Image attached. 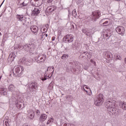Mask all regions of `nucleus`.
Masks as SVG:
<instances>
[{"instance_id":"f257e3e1","label":"nucleus","mask_w":126,"mask_h":126,"mask_svg":"<svg viewBox=\"0 0 126 126\" xmlns=\"http://www.w3.org/2000/svg\"><path fill=\"white\" fill-rule=\"evenodd\" d=\"M101 16V11L96 10L92 12V15L90 17H87L86 19H89V21H93L95 22L97 21V19H99Z\"/></svg>"},{"instance_id":"f03ea898","label":"nucleus","mask_w":126,"mask_h":126,"mask_svg":"<svg viewBox=\"0 0 126 126\" xmlns=\"http://www.w3.org/2000/svg\"><path fill=\"white\" fill-rule=\"evenodd\" d=\"M35 56L34 57V60L37 63H43L46 62L47 59V56L45 54H38L37 52L34 53Z\"/></svg>"},{"instance_id":"7ed1b4c3","label":"nucleus","mask_w":126,"mask_h":126,"mask_svg":"<svg viewBox=\"0 0 126 126\" xmlns=\"http://www.w3.org/2000/svg\"><path fill=\"white\" fill-rule=\"evenodd\" d=\"M24 68L22 66H17L13 69V73L15 77H20L22 75V71Z\"/></svg>"},{"instance_id":"20e7f679","label":"nucleus","mask_w":126,"mask_h":126,"mask_svg":"<svg viewBox=\"0 0 126 126\" xmlns=\"http://www.w3.org/2000/svg\"><path fill=\"white\" fill-rule=\"evenodd\" d=\"M38 88H39V84L36 82H30L28 85V89L31 92H35L36 93L37 91H38Z\"/></svg>"},{"instance_id":"39448f33","label":"nucleus","mask_w":126,"mask_h":126,"mask_svg":"<svg viewBox=\"0 0 126 126\" xmlns=\"http://www.w3.org/2000/svg\"><path fill=\"white\" fill-rule=\"evenodd\" d=\"M104 102V97L102 94H98L97 97L94 99V105L95 106H101Z\"/></svg>"},{"instance_id":"423d86ee","label":"nucleus","mask_w":126,"mask_h":126,"mask_svg":"<svg viewBox=\"0 0 126 126\" xmlns=\"http://www.w3.org/2000/svg\"><path fill=\"white\" fill-rule=\"evenodd\" d=\"M19 62L26 65L27 66H29L32 65L33 63V60L32 59H26L25 58H22L19 60Z\"/></svg>"},{"instance_id":"0eeeda50","label":"nucleus","mask_w":126,"mask_h":126,"mask_svg":"<svg viewBox=\"0 0 126 126\" xmlns=\"http://www.w3.org/2000/svg\"><path fill=\"white\" fill-rule=\"evenodd\" d=\"M105 106L108 110H109V112H112V111H114L115 110V108H116V105L115 103L112 102L111 100H107L105 103Z\"/></svg>"},{"instance_id":"6e6552de","label":"nucleus","mask_w":126,"mask_h":126,"mask_svg":"<svg viewBox=\"0 0 126 126\" xmlns=\"http://www.w3.org/2000/svg\"><path fill=\"white\" fill-rule=\"evenodd\" d=\"M74 40V36L72 34H67L63 38L64 43H71Z\"/></svg>"},{"instance_id":"1a4fd4ad","label":"nucleus","mask_w":126,"mask_h":126,"mask_svg":"<svg viewBox=\"0 0 126 126\" xmlns=\"http://www.w3.org/2000/svg\"><path fill=\"white\" fill-rule=\"evenodd\" d=\"M51 68H52V69L53 70L52 71V74L53 73H54V71L55 69V67H54L53 66H49L47 67V69L45 70V72H44V77H42L41 78V80H42L43 81H45V80H47V79L48 78H50L49 76H48V71H49V70H50L51 69Z\"/></svg>"},{"instance_id":"9d476101","label":"nucleus","mask_w":126,"mask_h":126,"mask_svg":"<svg viewBox=\"0 0 126 126\" xmlns=\"http://www.w3.org/2000/svg\"><path fill=\"white\" fill-rule=\"evenodd\" d=\"M15 104L17 109H21L22 106L24 105V103H23V100H22L21 98L18 97L15 101Z\"/></svg>"},{"instance_id":"9b49d317","label":"nucleus","mask_w":126,"mask_h":126,"mask_svg":"<svg viewBox=\"0 0 126 126\" xmlns=\"http://www.w3.org/2000/svg\"><path fill=\"white\" fill-rule=\"evenodd\" d=\"M116 32L118 33V34H120L122 36L125 35V32H126V30H125V28L123 26H119L117 27L115 29Z\"/></svg>"},{"instance_id":"f8f14e48","label":"nucleus","mask_w":126,"mask_h":126,"mask_svg":"<svg viewBox=\"0 0 126 126\" xmlns=\"http://www.w3.org/2000/svg\"><path fill=\"white\" fill-rule=\"evenodd\" d=\"M103 57L106 60H108V59H112V58H113L112 53L110 51H105L103 53Z\"/></svg>"},{"instance_id":"ddd939ff","label":"nucleus","mask_w":126,"mask_h":126,"mask_svg":"<svg viewBox=\"0 0 126 126\" xmlns=\"http://www.w3.org/2000/svg\"><path fill=\"white\" fill-rule=\"evenodd\" d=\"M32 45L29 44H26L24 45L23 47V50L25 51V52H32Z\"/></svg>"},{"instance_id":"4468645a","label":"nucleus","mask_w":126,"mask_h":126,"mask_svg":"<svg viewBox=\"0 0 126 126\" xmlns=\"http://www.w3.org/2000/svg\"><path fill=\"white\" fill-rule=\"evenodd\" d=\"M82 31L84 34L86 35V36H88V37H92V35L93 34V33H92V31L87 30V29H83Z\"/></svg>"},{"instance_id":"2eb2a0df","label":"nucleus","mask_w":126,"mask_h":126,"mask_svg":"<svg viewBox=\"0 0 126 126\" xmlns=\"http://www.w3.org/2000/svg\"><path fill=\"white\" fill-rule=\"evenodd\" d=\"M40 13V9L38 7L34 8L31 13L32 16H37Z\"/></svg>"},{"instance_id":"dca6fc26","label":"nucleus","mask_w":126,"mask_h":126,"mask_svg":"<svg viewBox=\"0 0 126 126\" xmlns=\"http://www.w3.org/2000/svg\"><path fill=\"white\" fill-rule=\"evenodd\" d=\"M30 30H31L32 33H34L35 35L37 34V32L39 31V28L36 26H32L30 28Z\"/></svg>"},{"instance_id":"f3484780","label":"nucleus","mask_w":126,"mask_h":126,"mask_svg":"<svg viewBox=\"0 0 126 126\" xmlns=\"http://www.w3.org/2000/svg\"><path fill=\"white\" fill-rule=\"evenodd\" d=\"M57 9V6L55 5H52L48 7L46 9V11L48 12H53Z\"/></svg>"},{"instance_id":"a211bd4d","label":"nucleus","mask_w":126,"mask_h":126,"mask_svg":"<svg viewBox=\"0 0 126 126\" xmlns=\"http://www.w3.org/2000/svg\"><path fill=\"white\" fill-rule=\"evenodd\" d=\"M48 118V116H47L45 114H41L39 117V122L41 123H43V122H45L46 120H47V118Z\"/></svg>"},{"instance_id":"6ab92c4d","label":"nucleus","mask_w":126,"mask_h":126,"mask_svg":"<svg viewBox=\"0 0 126 126\" xmlns=\"http://www.w3.org/2000/svg\"><path fill=\"white\" fill-rule=\"evenodd\" d=\"M7 90L4 88H0V95H6Z\"/></svg>"},{"instance_id":"aec40b11","label":"nucleus","mask_w":126,"mask_h":126,"mask_svg":"<svg viewBox=\"0 0 126 126\" xmlns=\"http://www.w3.org/2000/svg\"><path fill=\"white\" fill-rule=\"evenodd\" d=\"M102 36L104 39H106V38H107V39H109V38L111 37V34H108V32L105 31L103 32H102Z\"/></svg>"},{"instance_id":"412c9836","label":"nucleus","mask_w":126,"mask_h":126,"mask_svg":"<svg viewBox=\"0 0 126 126\" xmlns=\"http://www.w3.org/2000/svg\"><path fill=\"white\" fill-rule=\"evenodd\" d=\"M31 113H32L29 115L30 116V120H33L35 117V112L33 111V110H29Z\"/></svg>"},{"instance_id":"4be33fe9","label":"nucleus","mask_w":126,"mask_h":126,"mask_svg":"<svg viewBox=\"0 0 126 126\" xmlns=\"http://www.w3.org/2000/svg\"><path fill=\"white\" fill-rule=\"evenodd\" d=\"M16 18L18 21H23V18H24V16L23 15L17 14L16 15Z\"/></svg>"},{"instance_id":"5701e85b","label":"nucleus","mask_w":126,"mask_h":126,"mask_svg":"<svg viewBox=\"0 0 126 126\" xmlns=\"http://www.w3.org/2000/svg\"><path fill=\"white\" fill-rule=\"evenodd\" d=\"M15 58H16V55H15V54L13 53L9 56L8 60H9V59H11V62H13Z\"/></svg>"},{"instance_id":"b1692460","label":"nucleus","mask_w":126,"mask_h":126,"mask_svg":"<svg viewBox=\"0 0 126 126\" xmlns=\"http://www.w3.org/2000/svg\"><path fill=\"white\" fill-rule=\"evenodd\" d=\"M43 0H34L35 2V4H37L38 6H40V5L43 4Z\"/></svg>"},{"instance_id":"393cba45","label":"nucleus","mask_w":126,"mask_h":126,"mask_svg":"<svg viewBox=\"0 0 126 126\" xmlns=\"http://www.w3.org/2000/svg\"><path fill=\"white\" fill-rule=\"evenodd\" d=\"M71 64V67L70 68L71 71H76V68H75V64H73L72 63H70Z\"/></svg>"},{"instance_id":"a878e982","label":"nucleus","mask_w":126,"mask_h":126,"mask_svg":"<svg viewBox=\"0 0 126 126\" xmlns=\"http://www.w3.org/2000/svg\"><path fill=\"white\" fill-rule=\"evenodd\" d=\"M14 88H15L14 85L12 84H10L9 86L8 90L9 91H11V92H12V91L14 90Z\"/></svg>"},{"instance_id":"bb28decb","label":"nucleus","mask_w":126,"mask_h":126,"mask_svg":"<svg viewBox=\"0 0 126 126\" xmlns=\"http://www.w3.org/2000/svg\"><path fill=\"white\" fill-rule=\"evenodd\" d=\"M45 32H41V35H40L41 40H45V39L46 38V37H45Z\"/></svg>"},{"instance_id":"cd10ccee","label":"nucleus","mask_w":126,"mask_h":126,"mask_svg":"<svg viewBox=\"0 0 126 126\" xmlns=\"http://www.w3.org/2000/svg\"><path fill=\"white\" fill-rule=\"evenodd\" d=\"M112 114H114L115 116H117L119 114V110H116V109L114 108L113 111H111Z\"/></svg>"},{"instance_id":"c85d7f7f","label":"nucleus","mask_w":126,"mask_h":126,"mask_svg":"<svg viewBox=\"0 0 126 126\" xmlns=\"http://www.w3.org/2000/svg\"><path fill=\"white\" fill-rule=\"evenodd\" d=\"M72 15H73V16H74V17H76L77 16V13H76V9H74L72 12Z\"/></svg>"},{"instance_id":"c756f323","label":"nucleus","mask_w":126,"mask_h":126,"mask_svg":"<svg viewBox=\"0 0 126 126\" xmlns=\"http://www.w3.org/2000/svg\"><path fill=\"white\" fill-rule=\"evenodd\" d=\"M68 58V55L63 54L61 58L62 60H66Z\"/></svg>"},{"instance_id":"7c9ffc66","label":"nucleus","mask_w":126,"mask_h":126,"mask_svg":"<svg viewBox=\"0 0 126 126\" xmlns=\"http://www.w3.org/2000/svg\"><path fill=\"white\" fill-rule=\"evenodd\" d=\"M83 54H85L86 56H87V58H91V54H90L88 52H84Z\"/></svg>"},{"instance_id":"2f4dec72","label":"nucleus","mask_w":126,"mask_h":126,"mask_svg":"<svg viewBox=\"0 0 126 126\" xmlns=\"http://www.w3.org/2000/svg\"><path fill=\"white\" fill-rule=\"evenodd\" d=\"M121 105L123 110H126V102H122Z\"/></svg>"},{"instance_id":"473e14b6","label":"nucleus","mask_w":126,"mask_h":126,"mask_svg":"<svg viewBox=\"0 0 126 126\" xmlns=\"http://www.w3.org/2000/svg\"><path fill=\"white\" fill-rule=\"evenodd\" d=\"M109 21H109L108 20L105 21L104 23H102V25H103V26H108V25H107V24H108V23H109Z\"/></svg>"},{"instance_id":"72a5a7b5","label":"nucleus","mask_w":126,"mask_h":126,"mask_svg":"<svg viewBox=\"0 0 126 126\" xmlns=\"http://www.w3.org/2000/svg\"><path fill=\"white\" fill-rule=\"evenodd\" d=\"M18 3L17 4V5L19 6V8L20 7H23V5H22V3H20V0H18Z\"/></svg>"},{"instance_id":"f704fd0d","label":"nucleus","mask_w":126,"mask_h":126,"mask_svg":"<svg viewBox=\"0 0 126 126\" xmlns=\"http://www.w3.org/2000/svg\"><path fill=\"white\" fill-rule=\"evenodd\" d=\"M107 20L110 21V20H109V19L104 18L100 21V23H104V22H105V21H106Z\"/></svg>"},{"instance_id":"c9c22d12","label":"nucleus","mask_w":126,"mask_h":126,"mask_svg":"<svg viewBox=\"0 0 126 126\" xmlns=\"http://www.w3.org/2000/svg\"><path fill=\"white\" fill-rule=\"evenodd\" d=\"M3 125H4V126H10L9 123H8V122H7V121H5Z\"/></svg>"},{"instance_id":"e433bc0d","label":"nucleus","mask_w":126,"mask_h":126,"mask_svg":"<svg viewBox=\"0 0 126 126\" xmlns=\"http://www.w3.org/2000/svg\"><path fill=\"white\" fill-rule=\"evenodd\" d=\"M36 115L37 117L40 116V115H41V112H40V110H36Z\"/></svg>"},{"instance_id":"4c0bfd02","label":"nucleus","mask_w":126,"mask_h":126,"mask_svg":"<svg viewBox=\"0 0 126 126\" xmlns=\"http://www.w3.org/2000/svg\"><path fill=\"white\" fill-rule=\"evenodd\" d=\"M15 49H23V46L19 44L18 47H16Z\"/></svg>"},{"instance_id":"58836bf2","label":"nucleus","mask_w":126,"mask_h":126,"mask_svg":"<svg viewBox=\"0 0 126 126\" xmlns=\"http://www.w3.org/2000/svg\"><path fill=\"white\" fill-rule=\"evenodd\" d=\"M116 59H117V60H120V61H121V60H122V58L119 55H116Z\"/></svg>"},{"instance_id":"ea45409f","label":"nucleus","mask_w":126,"mask_h":126,"mask_svg":"<svg viewBox=\"0 0 126 126\" xmlns=\"http://www.w3.org/2000/svg\"><path fill=\"white\" fill-rule=\"evenodd\" d=\"M68 18H69L70 17V15L71 14V13L70 12V10L68 9Z\"/></svg>"},{"instance_id":"a19ab883","label":"nucleus","mask_w":126,"mask_h":126,"mask_svg":"<svg viewBox=\"0 0 126 126\" xmlns=\"http://www.w3.org/2000/svg\"><path fill=\"white\" fill-rule=\"evenodd\" d=\"M53 0H46V3H52Z\"/></svg>"},{"instance_id":"79ce46f5","label":"nucleus","mask_w":126,"mask_h":126,"mask_svg":"<svg viewBox=\"0 0 126 126\" xmlns=\"http://www.w3.org/2000/svg\"><path fill=\"white\" fill-rule=\"evenodd\" d=\"M54 121H55V120H54V118H50L49 120H48V121L50 123L54 122Z\"/></svg>"},{"instance_id":"37998d69","label":"nucleus","mask_w":126,"mask_h":126,"mask_svg":"<svg viewBox=\"0 0 126 126\" xmlns=\"http://www.w3.org/2000/svg\"><path fill=\"white\" fill-rule=\"evenodd\" d=\"M22 3V5H23V6H27L28 4L24 2H23Z\"/></svg>"},{"instance_id":"c03bdc74","label":"nucleus","mask_w":126,"mask_h":126,"mask_svg":"<svg viewBox=\"0 0 126 126\" xmlns=\"http://www.w3.org/2000/svg\"><path fill=\"white\" fill-rule=\"evenodd\" d=\"M55 40H56V37L55 36H53L52 37V41H55Z\"/></svg>"},{"instance_id":"a18cd8bd","label":"nucleus","mask_w":126,"mask_h":126,"mask_svg":"<svg viewBox=\"0 0 126 126\" xmlns=\"http://www.w3.org/2000/svg\"><path fill=\"white\" fill-rule=\"evenodd\" d=\"M101 41H103V38H102L101 39L100 38H98V40L97 42H96V43H98V42H100Z\"/></svg>"},{"instance_id":"49530a36","label":"nucleus","mask_w":126,"mask_h":126,"mask_svg":"<svg viewBox=\"0 0 126 126\" xmlns=\"http://www.w3.org/2000/svg\"><path fill=\"white\" fill-rule=\"evenodd\" d=\"M25 22H26V20H23V25H25Z\"/></svg>"},{"instance_id":"de8ad7c7","label":"nucleus","mask_w":126,"mask_h":126,"mask_svg":"<svg viewBox=\"0 0 126 126\" xmlns=\"http://www.w3.org/2000/svg\"><path fill=\"white\" fill-rule=\"evenodd\" d=\"M69 97V98H70V97H71V96L69 95H66L65 98H66V99H68V98Z\"/></svg>"},{"instance_id":"09e8293b","label":"nucleus","mask_w":126,"mask_h":126,"mask_svg":"<svg viewBox=\"0 0 126 126\" xmlns=\"http://www.w3.org/2000/svg\"><path fill=\"white\" fill-rule=\"evenodd\" d=\"M84 86H86V85H84V87L82 89V90H84V91H85V92H87V91H86V90H85V89L84 88Z\"/></svg>"},{"instance_id":"8fccbe9b","label":"nucleus","mask_w":126,"mask_h":126,"mask_svg":"<svg viewBox=\"0 0 126 126\" xmlns=\"http://www.w3.org/2000/svg\"><path fill=\"white\" fill-rule=\"evenodd\" d=\"M84 69H85V70H87V69H88V66H85V67H84Z\"/></svg>"},{"instance_id":"3c124183","label":"nucleus","mask_w":126,"mask_h":126,"mask_svg":"<svg viewBox=\"0 0 126 126\" xmlns=\"http://www.w3.org/2000/svg\"><path fill=\"white\" fill-rule=\"evenodd\" d=\"M86 93H87V95H89V96H90V95H91V93H89L88 91H87V92H86Z\"/></svg>"},{"instance_id":"603ef678","label":"nucleus","mask_w":126,"mask_h":126,"mask_svg":"<svg viewBox=\"0 0 126 126\" xmlns=\"http://www.w3.org/2000/svg\"><path fill=\"white\" fill-rule=\"evenodd\" d=\"M4 2V0L2 1V2L1 3V4L0 5V7H1V6L2 5V4H3V3Z\"/></svg>"},{"instance_id":"864d4df0","label":"nucleus","mask_w":126,"mask_h":126,"mask_svg":"<svg viewBox=\"0 0 126 126\" xmlns=\"http://www.w3.org/2000/svg\"><path fill=\"white\" fill-rule=\"evenodd\" d=\"M45 27H46V28H47V29H48V28H49V25L47 24V25L45 26Z\"/></svg>"},{"instance_id":"5fc2aeb1","label":"nucleus","mask_w":126,"mask_h":126,"mask_svg":"<svg viewBox=\"0 0 126 126\" xmlns=\"http://www.w3.org/2000/svg\"><path fill=\"white\" fill-rule=\"evenodd\" d=\"M3 51L1 49H0V54H2Z\"/></svg>"},{"instance_id":"6e6d98bb","label":"nucleus","mask_w":126,"mask_h":126,"mask_svg":"<svg viewBox=\"0 0 126 126\" xmlns=\"http://www.w3.org/2000/svg\"><path fill=\"white\" fill-rule=\"evenodd\" d=\"M47 125H49L50 124V122H49V120L48 121V122H47Z\"/></svg>"},{"instance_id":"4d7b16f0","label":"nucleus","mask_w":126,"mask_h":126,"mask_svg":"<svg viewBox=\"0 0 126 126\" xmlns=\"http://www.w3.org/2000/svg\"><path fill=\"white\" fill-rule=\"evenodd\" d=\"M63 126H67V124L65 123L64 124Z\"/></svg>"},{"instance_id":"13d9d810","label":"nucleus","mask_w":126,"mask_h":126,"mask_svg":"<svg viewBox=\"0 0 126 126\" xmlns=\"http://www.w3.org/2000/svg\"><path fill=\"white\" fill-rule=\"evenodd\" d=\"M72 27L73 29H74V25H72Z\"/></svg>"},{"instance_id":"bf43d9fd","label":"nucleus","mask_w":126,"mask_h":126,"mask_svg":"<svg viewBox=\"0 0 126 126\" xmlns=\"http://www.w3.org/2000/svg\"><path fill=\"white\" fill-rule=\"evenodd\" d=\"M40 126H46L45 125V124H42Z\"/></svg>"},{"instance_id":"052dcab7","label":"nucleus","mask_w":126,"mask_h":126,"mask_svg":"<svg viewBox=\"0 0 126 126\" xmlns=\"http://www.w3.org/2000/svg\"><path fill=\"white\" fill-rule=\"evenodd\" d=\"M45 37H48V34H46V33H45Z\"/></svg>"},{"instance_id":"680f3d73","label":"nucleus","mask_w":126,"mask_h":126,"mask_svg":"<svg viewBox=\"0 0 126 126\" xmlns=\"http://www.w3.org/2000/svg\"><path fill=\"white\" fill-rule=\"evenodd\" d=\"M125 120H126V114L125 115Z\"/></svg>"},{"instance_id":"e2e57ef3","label":"nucleus","mask_w":126,"mask_h":126,"mask_svg":"<svg viewBox=\"0 0 126 126\" xmlns=\"http://www.w3.org/2000/svg\"><path fill=\"white\" fill-rule=\"evenodd\" d=\"M116 0V1H121V0Z\"/></svg>"},{"instance_id":"0e129e2a","label":"nucleus","mask_w":126,"mask_h":126,"mask_svg":"<svg viewBox=\"0 0 126 126\" xmlns=\"http://www.w3.org/2000/svg\"><path fill=\"white\" fill-rule=\"evenodd\" d=\"M1 77H2V76H0V80L1 79Z\"/></svg>"},{"instance_id":"69168bd1","label":"nucleus","mask_w":126,"mask_h":126,"mask_svg":"<svg viewBox=\"0 0 126 126\" xmlns=\"http://www.w3.org/2000/svg\"><path fill=\"white\" fill-rule=\"evenodd\" d=\"M85 89H88V87H85Z\"/></svg>"},{"instance_id":"338daca9","label":"nucleus","mask_w":126,"mask_h":126,"mask_svg":"<svg viewBox=\"0 0 126 126\" xmlns=\"http://www.w3.org/2000/svg\"><path fill=\"white\" fill-rule=\"evenodd\" d=\"M43 31H46V29H43Z\"/></svg>"},{"instance_id":"774afa93","label":"nucleus","mask_w":126,"mask_h":126,"mask_svg":"<svg viewBox=\"0 0 126 126\" xmlns=\"http://www.w3.org/2000/svg\"><path fill=\"white\" fill-rule=\"evenodd\" d=\"M1 35V33L0 32V35Z\"/></svg>"}]
</instances>
